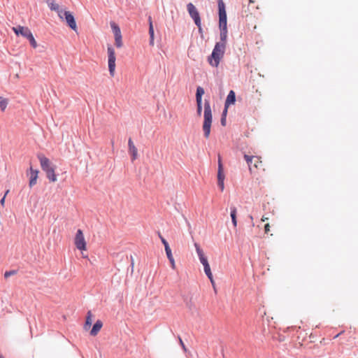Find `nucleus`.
I'll return each instance as SVG.
<instances>
[{"instance_id":"f257e3e1","label":"nucleus","mask_w":358,"mask_h":358,"mask_svg":"<svg viewBox=\"0 0 358 358\" xmlns=\"http://www.w3.org/2000/svg\"><path fill=\"white\" fill-rule=\"evenodd\" d=\"M219 10V27L220 29V41L217 43H223L227 45V19L225 4L222 0L217 1Z\"/></svg>"},{"instance_id":"f03ea898","label":"nucleus","mask_w":358,"mask_h":358,"mask_svg":"<svg viewBox=\"0 0 358 358\" xmlns=\"http://www.w3.org/2000/svg\"><path fill=\"white\" fill-rule=\"evenodd\" d=\"M226 50L223 43L215 44L211 55L208 57L209 64L213 67H217L222 59Z\"/></svg>"},{"instance_id":"7ed1b4c3","label":"nucleus","mask_w":358,"mask_h":358,"mask_svg":"<svg viewBox=\"0 0 358 358\" xmlns=\"http://www.w3.org/2000/svg\"><path fill=\"white\" fill-rule=\"evenodd\" d=\"M203 131L204 132V136L208 138L210 134V127L213 120L212 110L209 101L206 100L204 103V114H203Z\"/></svg>"},{"instance_id":"20e7f679","label":"nucleus","mask_w":358,"mask_h":358,"mask_svg":"<svg viewBox=\"0 0 358 358\" xmlns=\"http://www.w3.org/2000/svg\"><path fill=\"white\" fill-rule=\"evenodd\" d=\"M38 158L40 161L41 169L45 172L47 178L51 182H56L57 178L55 173V168L49 159L43 155H38Z\"/></svg>"},{"instance_id":"39448f33","label":"nucleus","mask_w":358,"mask_h":358,"mask_svg":"<svg viewBox=\"0 0 358 358\" xmlns=\"http://www.w3.org/2000/svg\"><path fill=\"white\" fill-rule=\"evenodd\" d=\"M107 55H108V65L110 76L113 77L115 73L116 68V55L113 47L111 45L107 46Z\"/></svg>"},{"instance_id":"423d86ee","label":"nucleus","mask_w":358,"mask_h":358,"mask_svg":"<svg viewBox=\"0 0 358 358\" xmlns=\"http://www.w3.org/2000/svg\"><path fill=\"white\" fill-rule=\"evenodd\" d=\"M244 159H245L249 166V170L250 172L252 171L253 168L257 170H265V169L263 167V164L262 161L261 160V157L258 156H249L248 155H245Z\"/></svg>"},{"instance_id":"0eeeda50","label":"nucleus","mask_w":358,"mask_h":358,"mask_svg":"<svg viewBox=\"0 0 358 358\" xmlns=\"http://www.w3.org/2000/svg\"><path fill=\"white\" fill-rule=\"evenodd\" d=\"M74 244L78 250L80 251L87 250V242L81 229H78L76 231L74 238Z\"/></svg>"},{"instance_id":"6e6552de","label":"nucleus","mask_w":358,"mask_h":358,"mask_svg":"<svg viewBox=\"0 0 358 358\" xmlns=\"http://www.w3.org/2000/svg\"><path fill=\"white\" fill-rule=\"evenodd\" d=\"M187 9L189 15L194 20L195 24L197 26V27L199 29H201V17H200L199 13L197 10L196 8L194 6L193 3H189L187 5Z\"/></svg>"},{"instance_id":"1a4fd4ad","label":"nucleus","mask_w":358,"mask_h":358,"mask_svg":"<svg viewBox=\"0 0 358 358\" xmlns=\"http://www.w3.org/2000/svg\"><path fill=\"white\" fill-rule=\"evenodd\" d=\"M110 27L115 36V45L117 48H121L123 46V42L120 29L115 22H111Z\"/></svg>"},{"instance_id":"9d476101","label":"nucleus","mask_w":358,"mask_h":358,"mask_svg":"<svg viewBox=\"0 0 358 358\" xmlns=\"http://www.w3.org/2000/svg\"><path fill=\"white\" fill-rule=\"evenodd\" d=\"M64 15L68 26L73 31H77L76 22L72 13L69 11H64Z\"/></svg>"},{"instance_id":"9b49d317","label":"nucleus","mask_w":358,"mask_h":358,"mask_svg":"<svg viewBox=\"0 0 358 358\" xmlns=\"http://www.w3.org/2000/svg\"><path fill=\"white\" fill-rule=\"evenodd\" d=\"M12 29L17 36L21 35L24 38H27L31 34V30L28 27L21 25L13 27Z\"/></svg>"},{"instance_id":"f8f14e48","label":"nucleus","mask_w":358,"mask_h":358,"mask_svg":"<svg viewBox=\"0 0 358 358\" xmlns=\"http://www.w3.org/2000/svg\"><path fill=\"white\" fill-rule=\"evenodd\" d=\"M194 247L196 250V253L199 256V260L201 263L203 264V267L206 265H209L207 258L205 257L203 250L200 248L199 245L196 243H194Z\"/></svg>"},{"instance_id":"ddd939ff","label":"nucleus","mask_w":358,"mask_h":358,"mask_svg":"<svg viewBox=\"0 0 358 358\" xmlns=\"http://www.w3.org/2000/svg\"><path fill=\"white\" fill-rule=\"evenodd\" d=\"M128 148H129V152L130 153L131 156V161L134 162L138 158V150L136 147L135 146L133 141L131 138H129L128 141Z\"/></svg>"},{"instance_id":"4468645a","label":"nucleus","mask_w":358,"mask_h":358,"mask_svg":"<svg viewBox=\"0 0 358 358\" xmlns=\"http://www.w3.org/2000/svg\"><path fill=\"white\" fill-rule=\"evenodd\" d=\"M30 173H29V187H31L34 185L36 184L37 178H38V170H34L32 167H30Z\"/></svg>"},{"instance_id":"2eb2a0df","label":"nucleus","mask_w":358,"mask_h":358,"mask_svg":"<svg viewBox=\"0 0 358 358\" xmlns=\"http://www.w3.org/2000/svg\"><path fill=\"white\" fill-rule=\"evenodd\" d=\"M235 101H236V94L233 90H231L229 92V94L227 96L226 101H225L224 105H225L226 109H227L230 105L234 104Z\"/></svg>"},{"instance_id":"dca6fc26","label":"nucleus","mask_w":358,"mask_h":358,"mask_svg":"<svg viewBox=\"0 0 358 358\" xmlns=\"http://www.w3.org/2000/svg\"><path fill=\"white\" fill-rule=\"evenodd\" d=\"M103 327V323L101 320H97L95 324H94L91 331L90 335L92 336H95L98 334L99 331Z\"/></svg>"},{"instance_id":"f3484780","label":"nucleus","mask_w":358,"mask_h":358,"mask_svg":"<svg viewBox=\"0 0 358 358\" xmlns=\"http://www.w3.org/2000/svg\"><path fill=\"white\" fill-rule=\"evenodd\" d=\"M224 174L223 171V166L222 163L221 157H218V171H217V181L224 180Z\"/></svg>"},{"instance_id":"a211bd4d","label":"nucleus","mask_w":358,"mask_h":358,"mask_svg":"<svg viewBox=\"0 0 358 358\" xmlns=\"http://www.w3.org/2000/svg\"><path fill=\"white\" fill-rule=\"evenodd\" d=\"M48 6L52 10L57 11L58 13V15L59 18L63 19L62 15V10L59 9V6L57 3H55L54 1H52L50 3H48Z\"/></svg>"},{"instance_id":"6ab92c4d","label":"nucleus","mask_w":358,"mask_h":358,"mask_svg":"<svg viewBox=\"0 0 358 358\" xmlns=\"http://www.w3.org/2000/svg\"><path fill=\"white\" fill-rule=\"evenodd\" d=\"M203 268H204V272H205L206 275L208 276L212 285L214 287L215 281H214L213 276V274H212V272L210 270V265H208V266L206 265V266L203 267Z\"/></svg>"},{"instance_id":"aec40b11","label":"nucleus","mask_w":358,"mask_h":358,"mask_svg":"<svg viewBox=\"0 0 358 358\" xmlns=\"http://www.w3.org/2000/svg\"><path fill=\"white\" fill-rule=\"evenodd\" d=\"M149 34L150 36V43L152 45L154 44V29L151 17H149Z\"/></svg>"},{"instance_id":"412c9836","label":"nucleus","mask_w":358,"mask_h":358,"mask_svg":"<svg viewBox=\"0 0 358 358\" xmlns=\"http://www.w3.org/2000/svg\"><path fill=\"white\" fill-rule=\"evenodd\" d=\"M92 323V314L91 313V311H88L87 312V317H86V321H85V324L84 325V329L85 330L88 329L91 324Z\"/></svg>"},{"instance_id":"4be33fe9","label":"nucleus","mask_w":358,"mask_h":358,"mask_svg":"<svg viewBox=\"0 0 358 358\" xmlns=\"http://www.w3.org/2000/svg\"><path fill=\"white\" fill-rule=\"evenodd\" d=\"M236 214H237V210H236V207H231L230 215L231 217V221H232L233 225L235 227L237 226Z\"/></svg>"},{"instance_id":"5701e85b","label":"nucleus","mask_w":358,"mask_h":358,"mask_svg":"<svg viewBox=\"0 0 358 358\" xmlns=\"http://www.w3.org/2000/svg\"><path fill=\"white\" fill-rule=\"evenodd\" d=\"M205 92L203 87H198L196 88V101H202V96L204 94Z\"/></svg>"},{"instance_id":"b1692460","label":"nucleus","mask_w":358,"mask_h":358,"mask_svg":"<svg viewBox=\"0 0 358 358\" xmlns=\"http://www.w3.org/2000/svg\"><path fill=\"white\" fill-rule=\"evenodd\" d=\"M8 105V100L5 98L0 96V108L4 111Z\"/></svg>"},{"instance_id":"393cba45","label":"nucleus","mask_w":358,"mask_h":358,"mask_svg":"<svg viewBox=\"0 0 358 358\" xmlns=\"http://www.w3.org/2000/svg\"><path fill=\"white\" fill-rule=\"evenodd\" d=\"M27 38L29 41V43H30L31 45L34 48H36L37 47L36 41L35 40L32 33Z\"/></svg>"},{"instance_id":"a878e982","label":"nucleus","mask_w":358,"mask_h":358,"mask_svg":"<svg viewBox=\"0 0 358 358\" xmlns=\"http://www.w3.org/2000/svg\"><path fill=\"white\" fill-rule=\"evenodd\" d=\"M165 251H166V256H167L168 259L173 257L172 252H171V250L169 246H166V248H165Z\"/></svg>"},{"instance_id":"bb28decb","label":"nucleus","mask_w":358,"mask_h":358,"mask_svg":"<svg viewBox=\"0 0 358 358\" xmlns=\"http://www.w3.org/2000/svg\"><path fill=\"white\" fill-rule=\"evenodd\" d=\"M197 105V114L201 115L202 110V101H196Z\"/></svg>"},{"instance_id":"cd10ccee","label":"nucleus","mask_w":358,"mask_h":358,"mask_svg":"<svg viewBox=\"0 0 358 358\" xmlns=\"http://www.w3.org/2000/svg\"><path fill=\"white\" fill-rule=\"evenodd\" d=\"M159 236L162 243L164 244L165 248H166V246H169L168 242L160 234H159Z\"/></svg>"},{"instance_id":"c85d7f7f","label":"nucleus","mask_w":358,"mask_h":358,"mask_svg":"<svg viewBox=\"0 0 358 358\" xmlns=\"http://www.w3.org/2000/svg\"><path fill=\"white\" fill-rule=\"evenodd\" d=\"M224 180H219L217 181L218 186L220 187L221 191L222 192L224 189Z\"/></svg>"},{"instance_id":"c756f323","label":"nucleus","mask_w":358,"mask_h":358,"mask_svg":"<svg viewBox=\"0 0 358 358\" xmlns=\"http://www.w3.org/2000/svg\"><path fill=\"white\" fill-rule=\"evenodd\" d=\"M15 273V271H6L5 273H4V277L6 278H8L9 276L12 275H14Z\"/></svg>"},{"instance_id":"7c9ffc66","label":"nucleus","mask_w":358,"mask_h":358,"mask_svg":"<svg viewBox=\"0 0 358 358\" xmlns=\"http://www.w3.org/2000/svg\"><path fill=\"white\" fill-rule=\"evenodd\" d=\"M178 339H179L180 345H181V347L182 348L183 350H184L185 352H186V351H187V348H186V347H185V344H184V343H183V341H182V338H181L180 337H178Z\"/></svg>"},{"instance_id":"2f4dec72","label":"nucleus","mask_w":358,"mask_h":358,"mask_svg":"<svg viewBox=\"0 0 358 358\" xmlns=\"http://www.w3.org/2000/svg\"><path fill=\"white\" fill-rule=\"evenodd\" d=\"M170 263H171V268L173 269H175L176 268V263H175V260H174V258L172 257V258H170L169 259Z\"/></svg>"},{"instance_id":"473e14b6","label":"nucleus","mask_w":358,"mask_h":358,"mask_svg":"<svg viewBox=\"0 0 358 358\" xmlns=\"http://www.w3.org/2000/svg\"><path fill=\"white\" fill-rule=\"evenodd\" d=\"M269 231H270V225H269V224H266L264 226V231L266 234H268Z\"/></svg>"},{"instance_id":"72a5a7b5","label":"nucleus","mask_w":358,"mask_h":358,"mask_svg":"<svg viewBox=\"0 0 358 358\" xmlns=\"http://www.w3.org/2000/svg\"><path fill=\"white\" fill-rule=\"evenodd\" d=\"M8 192V191H7L6 194H7ZM6 195V194H5V195H4V196H3V197L1 199V201H0V203H1V205L2 206H4Z\"/></svg>"},{"instance_id":"f704fd0d","label":"nucleus","mask_w":358,"mask_h":358,"mask_svg":"<svg viewBox=\"0 0 358 358\" xmlns=\"http://www.w3.org/2000/svg\"><path fill=\"white\" fill-rule=\"evenodd\" d=\"M221 123L222 125H224L225 124V117H222V120H221Z\"/></svg>"},{"instance_id":"c9c22d12","label":"nucleus","mask_w":358,"mask_h":358,"mask_svg":"<svg viewBox=\"0 0 358 358\" xmlns=\"http://www.w3.org/2000/svg\"><path fill=\"white\" fill-rule=\"evenodd\" d=\"M268 220V217H264V216H263V217H262V219H261V220H262V222H265V221H266V220Z\"/></svg>"},{"instance_id":"e433bc0d","label":"nucleus","mask_w":358,"mask_h":358,"mask_svg":"<svg viewBox=\"0 0 358 358\" xmlns=\"http://www.w3.org/2000/svg\"><path fill=\"white\" fill-rule=\"evenodd\" d=\"M227 113V109H226V108L224 107V110L223 111V116H225Z\"/></svg>"},{"instance_id":"4c0bfd02","label":"nucleus","mask_w":358,"mask_h":358,"mask_svg":"<svg viewBox=\"0 0 358 358\" xmlns=\"http://www.w3.org/2000/svg\"><path fill=\"white\" fill-rule=\"evenodd\" d=\"M249 2H250V3H254V2H255V0H249Z\"/></svg>"},{"instance_id":"58836bf2","label":"nucleus","mask_w":358,"mask_h":358,"mask_svg":"<svg viewBox=\"0 0 358 358\" xmlns=\"http://www.w3.org/2000/svg\"><path fill=\"white\" fill-rule=\"evenodd\" d=\"M339 335H340V334H338L336 335V336H334V338H338Z\"/></svg>"},{"instance_id":"ea45409f","label":"nucleus","mask_w":358,"mask_h":358,"mask_svg":"<svg viewBox=\"0 0 358 358\" xmlns=\"http://www.w3.org/2000/svg\"><path fill=\"white\" fill-rule=\"evenodd\" d=\"M199 32H201L202 31V29H199Z\"/></svg>"},{"instance_id":"a19ab883","label":"nucleus","mask_w":358,"mask_h":358,"mask_svg":"<svg viewBox=\"0 0 358 358\" xmlns=\"http://www.w3.org/2000/svg\"><path fill=\"white\" fill-rule=\"evenodd\" d=\"M0 358H3V357H0Z\"/></svg>"}]
</instances>
